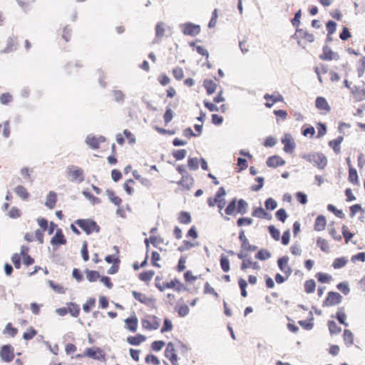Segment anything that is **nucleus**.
<instances>
[{
  "mask_svg": "<svg viewBox=\"0 0 365 365\" xmlns=\"http://www.w3.org/2000/svg\"><path fill=\"white\" fill-rule=\"evenodd\" d=\"M125 322L130 331L133 332L136 331L138 327V319L136 317H128L125 320Z\"/></svg>",
  "mask_w": 365,
  "mask_h": 365,
  "instance_id": "nucleus-24",
  "label": "nucleus"
},
{
  "mask_svg": "<svg viewBox=\"0 0 365 365\" xmlns=\"http://www.w3.org/2000/svg\"><path fill=\"white\" fill-rule=\"evenodd\" d=\"M348 260L345 257H339L334 259L332 266L334 269H340L346 265Z\"/></svg>",
  "mask_w": 365,
  "mask_h": 365,
  "instance_id": "nucleus-42",
  "label": "nucleus"
},
{
  "mask_svg": "<svg viewBox=\"0 0 365 365\" xmlns=\"http://www.w3.org/2000/svg\"><path fill=\"white\" fill-rule=\"evenodd\" d=\"M236 202H237L236 198L232 199L230 202V203L228 204V205L227 206V207L225 210L226 215H232L235 214V212L237 208L236 206Z\"/></svg>",
  "mask_w": 365,
  "mask_h": 365,
  "instance_id": "nucleus-36",
  "label": "nucleus"
},
{
  "mask_svg": "<svg viewBox=\"0 0 365 365\" xmlns=\"http://www.w3.org/2000/svg\"><path fill=\"white\" fill-rule=\"evenodd\" d=\"M327 326L331 335L338 334L341 331V327L334 321H328Z\"/></svg>",
  "mask_w": 365,
  "mask_h": 365,
  "instance_id": "nucleus-32",
  "label": "nucleus"
},
{
  "mask_svg": "<svg viewBox=\"0 0 365 365\" xmlns=\"http://www.w3.org/2000/svg\"><path fill=\"white\" fill-rule=\"evenodd\" d=\"M131 293H132V295L133 296V297L142 304H144L146 305H150L152 302H154L153 299L149 298L144 294H142L137 291H132Z\"/></svg>",
  "mask_w": 365,
  "mask_h": 365,
  "instance_id": "nucleus-16",
  "label": "nucleus"
},
{
  "mask_svg": "<svg viewBox=\"0 0 365 365\" xmlns=\"http://www.w3.org/2000/svg\"><path fill=\"white\" fill-rule=\"evenodd\" d=\"M142 326L143 328L146 329L155 330L160 326V321L157 317H153V321H150L148 319H143L142 321Z\"/></svg>",
  "mask_w": 365,
  "mask_h": 365,
  "instance_id": "nucleus-15",
  "label": "nucleus"
},
{
  "mask_svg": "<svg viewBox=\"0 0 365 365\" xmlns=\"http://www.w3.org/2000/svg\"><path fill=\"white\" fill-rule=\"evenodd\" d=\"M336 287L339 291H341L345 295H347L350 292L349 283L347 282H342L339 283L336 285Z\"/></svg>",
  "mask_w": 365,
  "mask_h": 365,
  "instance_id": "nucleus-51",
  "label": "nucleus"
},
{
  "mask_svg": "<svg viewBox=\"0 0 365 365\" xmlns=\"http://www.w3.org/2000/svg\"><path fill=\"white\" fill-rule=\"evenodd\" d=\"M17 332L18 329L14 327H12L11 323L7 324L3 331V333L4 334H9L11 337H14L17 334Z\"/></svg>",
  "mask_w": 365,
  "mask_h": 365,
  "instance_id": "nucleus-49",
  "label": "nucleus"
},
{
  "mask_svg": "<svg viewBox=\"0 0 365 365\" xmlns=\"http://www.w3.org/2000/svg\"><path fill=\"white\" fill-rule=\"evenodd\" d=\"M154 274L155 272L153 270L143 272L139 274V279L143 282H148L153 278Z\"/></svg>",
  "mask_w": 365,
  "mask_h": 365,
  "instance_id": "nucleus-46",
  "label": "nucleus"
},
{
  "mask_svg": "<svg viewBox=\"0 0 365 365\" xmlns=\"http://www.w3.org/2000/svg\"><path fill=\"white\" fill-rule=\"evenodd\" d=\"M57 201L56 193L53 191H50L46 197L45 205L49 209L54 208Z\"/></svg>",
  "mask_w": 365,
  "mask_h": 365,
  "instance_id": "nucleus-19",
  "label": "nucleus"
},
{
  "mask_svg": "<svg viewBox=\"0 0 365 365\" xmlns=\"http://www.w3.org/2000/svg\"><path fill=\"white\" fill-rule=\"evenodd\" d=\"M86 279L90 282H96L98 279L101 277V275L98 272L94 270H88L86 269Z\"/></svg>",
  "mask_w": 365,
  "mask_h": 365,
  "instance_id": "nucleus-35",
  "label": "nucleus"
},
{
  "mask_svg": "<svg viewBox=\"0 0 365 365\" xmlns=\"http://www.w3.org/2000/svg\"><path fill=\"white\" fill-rule=\"evenodd\" d=\"M317 245L318 247H320V249L324 252H329V246L327 242V241L325 239H323L322 237H319L317 241Z\"/></svg>",
  "mask_w": 365,
  "mask_h": 365,
  "instance_id": "nucleus-45",
  "label": "nucleus"
},
{
  "mask_svg": "<svg viewBox=\"0 0 365 365\" xmlns=\"http://www.w3.org/2000/svg\"><path fill=\"white\" fill-rule=\"evenodd\" d=\"M327 209L329 211L334 212L336 217H338L339 218L344 217V215L342 210L336 209L334 205L329 204L327 206Z\"/></svg>",
  "mask_w": 365,
  "mask_h": 365,
  "instance_id": "nucleus-56",
  "label": "nucleus"
},
{
  "mask_svg": "<svg viewBox=\"0 0 365 365\" xmlns=\"http://www.w3.org/2000/svg\"><path fill=\"white\" fill-rule=\"evenodd\" d=\"M264 98L267 101L269 100H271L272 103H273L278 102V101H282L283 100V97L279 93H277V95H274V94L270 95V94L266 93L264 96Z\"/></svg>",
  "mask_w": 365,
  "mask_h": 365,
  "instance_id": "nucleus-50",
  "label": "nucleus"
},
{
  "mask_svg": "<svg viewBox=\"0 0 365 365\" xmlns=\"http://www.w3.org/2000/svg\"><path fill=\"white\" fill-rule=\"evenodd\" d=\"M113 96L114 100L120 103H123L125 99V94L120 90L113 91Z\"/></svg>",
  "mask_w": 365,
  "mask_h": 365,
  "instance_id": "nucleus-44",
  "label": "nucleus"
},
{
  "mask_svg": "<svg viewBox=\"0 0 365 365\" xmlns=\"http://www.w3.org/2000/svg\"><path fill=\"white\" fill-rule=\"evenodd\" d=\"M189 310L190 309L187 305H181L178 307L177 309L179 316L182 317H186L189 313Z\"/></svg>",
  "mask_w": 365,
  "mask_h": 365,
  "instance_id": "nucleus-61",
  "label": "nucleus"
},
{
  "mask_svg": "<svg viewBox=\"0 0 365 365\" xmlns=\"http://www.w3.org/2000/svg\"><path fill=\"white\" fill-rule=\"evenodd\" d=\"M349 180L356 185L359 183L357 171L352 166L349 169Z\"/></svg>",
  "mask_w": 365,
  "mask_h": 365,
  "instance_id": "nucleus-37",
  "label": "nucleus"
},
{
  "mask_svg": "<svg viewBox=\"0 0 365 365\" xmlns=\"http://www.w3.org/2000/svg\"><path fill=\"white\" fill-rule=\"evenodd\" d=\"M173 74L178 81L181 80L184 76L183 70L180 67L175 68L173 70Z\"/></svg>",
  "mask_w": 365,
  "mask_h": 365,
  "instance_id": "nucleus-63",
  "label": "nucleus"
},
{
  "mask_svg": "<svg viewBox=\"0 0 365 365\" xmlns=\"http://www.w3.org/2000/svg\"><path fill=\"white\" fill-rule=\"evenodd\" d=\"M248 204L243 200L240 199L237 202V212L241 215H245L247 212Z\"/></svg>",
  "mask_w": 365,
  "mask_h": 365,
  "instance_id": "nucleus-34",
  "label": "nucleus"
},
{
  "mask_svg": "<svg viewBox=\"0 0 365 365\" xmlns=\"http://www.w3.org/2000/svg\"><path fill=\"white\" fill-rule=\"evenodd\" d=\"M309 315H310V318H309V321L301 320V321H299V322H298L299 324L306 330H311L314 327V324H313L314 317H313V314H312V312H309Z\"/></svg>",
  "mask_w": 365,
  "mask_h": 365,
  "instance_id": "nucleus-27",
  "label": "nucleus"
},
{
  "mask_svg": "<svg viewBox=\"0 0 365 365\" xmlns=\"http://www.w3.org/2000/svg\"><path fill=\"white\" fill-rule=\"evenodd\" d=\"M75 223L78 225L86 235H90L93 232L98 233L100 231L98 225L91 219L76 220Z\"/></svg>",
  "mask_w": 365,
  "mask_h": 365,
  "instance_id": "nucleus-2",
  "label": "nucleus"
},
{
  "mask_svg": "<svg viewBox=\"0 0 365 365\" xmlns=\"http://www.w3.org/2000/svg\"><path fill=\"white\" fill-rule=\"evenodd\" d=\"M288 256H284L277 260V264L279 269L284 273L287 278H288L292 272V269L288 265Z\"/></svg>",
  "mask_w": 365,
  "mask_h": 365,
  "instance_id": "nucleus-8",
  "label": "nucleus"
},
{
  "mask_svg": "<svg viewBox=\"0 0 365 365\" xmlns=\"http://www.w3.org/2000/svg\"><path fill=\"white\" fill-rule=\"evenodd\" d=\"M84 356L93 359H101L103 357L102 350L98 347L87 348L85 350Z\"/></svg>",
  "mask_w": 365,
  "mask_h": 365,
  "instance_id": "nucleus-10",
  "label": "nucleus"
},
{
  "mask_svg": "<svg viewBox=\"0 0 365 365\" xmlns=\"http://www.w3.org/2000/svg\"><path fill=\"white\" fill-rule=\"evenodd\" d=\"M204 86L207 91L208 95H211L215 93L217 84L211 80H205L204 81Z\"/></svg>",
  "mask_w": 365,
  "mask_h": 365,
  "instance_id": "nucleus-31",
  "label": "nucleus"
},
{
  "mask_svg": "<svg viewBox=\"0 0 365 365\" xmlns=\"http://www.w3.org/2000/svg\"><path fill=\"white\" fill-rule=\"evenodd\" d=\"M195 244L192 243V242H190L187 240H184L183 242H182V245H180L179 247H178V250L180 252H185L186 250H190L191 248H192L193 247H195Z\"/></svg>",
  "mask_w": 365,
  "mask_h": 365,
  "instance_id": "nucleus-57",
  "label": "nucleus"
},
{
  "mask_svg": "<svg viewBox=\"0 0 365 365\" xmlns=\"http://www.w3.org/2000/svg\"><path fill=\"white\" fill-rule=\"evenodd\" d=\"M187 166L191 170H196L199 168V160L197 158H190L187 160Z\"/></svg>",
  "mask_w": 365,
  "mask_h": 365,
  "instance_id": "nucleus-47",
  "label": "nucleus"
},
{
  "mask_svg": "<svg viewBox=\"0 0 365 365\" xmlns=\"http://www.w3.org/2000/svg\"><path fill=\"white\" fill-rule=\"evenodd\" d=\"M67 309L68 312H69L74 317H78V315L79 314L80 307L78 305L74 303H70L68 308Z\"/></svg>",
  "mask_w": 365,
  "mask_h": 365,
  "instance_id": "nucleus-48",
  "label": "nucleus"
},
{
  "mask_svg": "<svg viewBox=\"0 0 365 365\" xmlns=\"http://www.w3.org/2000/svg\"><path fill=\"white\" fill-rule=\"evenodd\" d=\"M193 181L194 180L192 177L189 174H186L183 175V176H182L181 180H179L177 183L183 187H185L187 189H189L190 187L192 185Z\"/></svg>",
  "mask_w": 365,
  "mask_h": 365,
  "instance_id": "nucleus-21",
  "label": "nucleus"
},
{
  "mask_svg": "<svg viewBox=\"0 0 365 365\" xmlns=\"http://www.w3.org/2000/svg\"><path fill=\"white\" fill-rule=\"evenodd\" d=\"M106 194L111 202H113L114 205L117 206H120L122 200L119 197L115 195V193L113 190L108 189L106 190Z\"/></svg>",
  "mask_w": 365,
  "mask_h": 365,
  "instance_id": "nucleus-33",
  "label": "nucleus"
},
{
  "mask_svg": "<svg viewBox=\"0 0 365 365\" xmlns=\"http://www.w3.org/2000/svg\"><path fill=\"white\" fill-rule=\"evenodd\" d=\"M182 32L184 35L195 36L200 33V25L187 22L180 25Z\"/></svg>",
  "mask_w": 365,
  "mask_h": 365,
  "instance_id": "nucleus-4",
  "label": "nucleus"
},
{
  "mask_svg": "<svg viewBox=\"0 0 365 365\" xmlns=\"http://www.w3.org/2000/svg\"><path fill=\"white\" fill-rule=\"evenodd\" d=\"M343 339L345 344L347 346H351L354 343V334L349 329H345L344 331Z\"/></svg>",
  "mask_w": 365,
  "mask_h": 365,
  "instance_id": "nucleus-28",
  "label": "nucleus"
},
{
  "mask_svg": "<svg viewBox=\"0 0 365 365\" xmlns=\"http://www.w3.org/2000/svg\"><path fill=\"white\" fill-rule=\"evenodd\" d=\"M82 194L83 195V196L88 199L91 203L92 205H96V204H99L101 202V200L98 198V197H95L93 195H92L91 193H90L88 191H86V190H83Z\"/></svg>",
  "mask_w": 365,
  "mask_h": 365,
  "instance_id": "nucleus-40",
  "label": "nucleus"
},
{
  "mask_svg": "<svg viewBox=\"0 0 365 365\" xmlns=\"http://www.w3.org/2000/svg\"><path fill=\"white\" fill-rule=\"evenodd\" d=\"M164 287L169 289H175L178 292L186 289V287L178 279H175L170 282H164Z\"/></svg>",
  "mask_w": 365,
  "mask_h": 365,
  "instance_id": "nucleus-17",
  "label": "nucleus"
},
{
  "mask_svg": "<svg viewBox=\"0 0 365 365\" xmlns=\"http://www.w3.org/2000/svg\"><path fill=\"white\" fill-rule=\"evenodd\" d=\"M86 143L93 149H97L99 147L98 140H97L96 136L91 134L86 137Z\"/></svg>",
  "mask_w": 365,
  "mask_h": 365,
  "instance_id": "nucleus-30",
  "label": "nucleus"
},
{
  "mask_svg": "<svg viewBox=\"0 0 365 365\" xmlns=\"http://www.w3.org/2000/svg\"><path fill=\"white\" fill-rule=\"evenodd\" d=\"M252 222H253V220L250 217H241V218H239L237 221V225L239 227H242L245 225H250L252 224Z\"/></svg>",
  "mask_w": 365,
  "mask_h": 365,
  "instance_id": "nucleus-62",
  "label": "nucleus"
},
{
  "mask_svg": "<svg viewBox=\"0 0 365 365\" xmlns=\"http://www.w3.org/2000/svg\"><path fill=\"white\" fill-rule=\"evenodd\" d=\"M327 220L324 215H319L314 222V230L317 231H322L325 229Z\"/></svg>",
  "mask_w": 365,
  "mask_h": 365,
  "instance_id": "nucleus-20",
  "label": "nucleus"
},
{
  "mask_svg": "<svg viewBox=\"0 0 365 365\" xmlns=\"http://www.w3.org/2000/svg\"><path fill=\"white\" fill-rule=\"evenodd\" d=\"M269 232L274 240L276 241L279 240L280 232L274 225H269L268 227Z\"/></svg>",
  "mask_w": 365,
  "mask_h": 365,
  "instance_id": "nucleus-53",
  "label": "nucleus"
},
{
  "mask_svg": "<svg viewBox=\"0 0 365 365\" xmlns=\"http://www.w3.org/2000/svg\"><path fill=\"white\" fill-rule=\"evenodd\" d=\"M96 304V299L94 298H90L87 300V302L83 305V310L88 313L91 311V309L94 307Z\"/></svg>",
  "mask_w": 365,
  "mask_h": 365,
  "instance_id": "nucleus-52",
  "label": "nucleus"
},
{
  "mask_svg": "<svg viewBox=\"0 0 365 365\" xmlns=\"http://www.w3.org/2000/svg\"><path fill=\"white\" fill-rule=\"evenodd\" d=\"M347 316L344 312V307H339L336 313V318L338 322L344 325L345 327H348V324L346 322V319Z\"/></svg>",
  "mask_w": 365,
  "mask_h": 365,
  "instance_id": "nucleus-23",
  "label": "nucleus"
},
{
  "mask_svg": "<svg viewBox=\"0 0 365 365\" xmlns=\"http://www.w3.org/2000/svg\"><path fill=\"white\" fill-rule=\"evenodd\" d=\"M178 220L182 224H189L191 222V216L189 212L182 211L180 212Z\"/></svg>",
  "mask_w": 365,
  "mask_h": 365,
  "instance_id": "nucleus-38",
  "label": "nucleus"
},
{
  "mask_svg": "<svg viewBox=\"0 0 365 365\" xmlns=\"http://www.w3.org/2000/svg\"><path fill=\"white\" fill-rule=\"evenodd\" d=\"M282 143L284 144V150L286 153H291L295 148L296 144L293 140L292 135L287 133L282 138Z\"/></svg>",
  "mask_w": 365,
  "mask_h": 365,
  "instance_id": "nucleus-9",
  "label": "nucleus"
},
{
  "mask_svg": "<svg viewBox=\"0 0 365 365\" xmlns=\"http://www.w3.org/2000/svg\"><path fill=\"white\" fill-rule=\"evenodd\" d=\"M317 277L319 282L326 283L331 278V276L328 274L319 272L317 274Z\"/></svg>",
  "mask_w": 365,
  "mask_h": 365,
  "instance_id": "nucleus-64",
  "label": "nucleus"
},
{
  "mask_svg": "<svg viewBox=\"0 0 365 365\" xmlns=\"http://www.w3.org/2000/svg\"><path fill=\"white\" fill-rule=\"evenodd\" d=\"M146 338L143 335L138 334L135 336H128L127 338V341L130 345L138 346Z\"/></svg>",
  "mask_w": 365,
  "mask_h": 365,
  "instance_id": "nucleus-25",
  "label": "nucleus"
},
{
  "mask_svg": "<svg viewBox=\"0 0 365 365\" xmlns=\"http://www.w3.org/2000/svg\"><path fill=\"white\" fill-rule=\"evenodd\" d=\"M276 217L278 220L284 222L287 217L286 210L283 208L278 210L276 212Z\"/></svg>",
  "mask_w": 365,
  "mask_h": 365,
  "instance_id": "nucleus-58",
  "label": "nucleus"
},
{
  "mask_svg": "<svg viewBox=\"0 0 365 365\" xmlns=\"http://www.w3.org/2000/svg\"><path fill=\"white\" fill-rule=\"evenodd\" d=\"M316 288V283L314 280L309 279L305 282L304 289L307 293H313Z\"/></svg>",
  "mask_w": 365,
  "mask_h": 365,
  "instance_id": "nucleus-43",
  "label": "nucleus"
},
{
  "mask_svg": "<svg viewBox=\"0 0 365 365\" xmlns=\"http://www.w3.org/2000/svg\"><path fill=\"white\" fill-rule=\"evenodd\" d=\"M255 257L259 260H265L271 257V253L266 250H260L256 254Z\"/></svg>",
  "mask_w": 365,
  "mask_h": 365,
  "instance_id": "nucleus-41",
  "label": "nucleus"
},
{
  "mask_svg": "<svg viewBox=\"0 0 365 365\" xmlns=\"http://www.w3.org/2000/svg\"><path fill=\"white\" fill-rule=\"evenodd\" d=\"M187 151L185 149L177 150L173 151V155L177 160H182L185 158Z\"/></svg>",
  "mask_w": 365,
  "mask_h": 365,
  "instance_id": "nucleus-54",
  "label": "nucleus"
},
{
  "mask_svg": "<svg viewBox=\"0 0 365 365\" xmlns=\"http://www.w3.org/2000/svg\"><path fill=\"white\" fill-rule=\"evenodd\" d=\"M342 297L335 292H329L326 299L323 302V307H331L341 302Z\"/></svg>",
  "mask_w": 365,
  "mask_h": 365,
  "instance_id": "nucleus-5",
  "label": "nucleus"
},
{
  "mask_svg": "<svg viewBox=\"0 0 365 365\" xmlns=\"http://www.w3.org/2000/svg\"><path fill=\"white\" fill-rule=\"evenodd\" d=\"M66 172L67 178L71 182L81 183L84 180V172L78 166L68 165Z\"/></svg>",
  "mask_w": 365,
  "mask_h": 365,
  "instance_id": "nucleus-3",
  "label": "nucleus"
},
{
  "mask_svg": "<svg viewBox=\"0 0 365 365\" xmlns=\"http://www.w3.org/2000/svg\"><path fill=\"white\" fill-rule=\"evenodd\" d=\"M322 53L319 56V58L324 61H331L333 59L338 60L339 56L334 52L327 45L323 46Z\"/></svg>",
  "mask_w": 365,
  "mask_h": 365,
  "instance_id": "nucleus-7",
  "label": "nucleus"
},
{
  "mask_svg": "<svg viewBox=\"0 0 365 365\" xmlns=\"http://www.w3.org/2000/svg\"><path fill=\"white\" fill-rule=\"evenodd\" d=\"M264 205H265L266 209L270 210H274L277 208V203L274 199H272V197H269L266 200V201L264 202Z\"/></svg>",
  "mask_w": 365,
  "mask_h": 365,
  "instance_id": "nucleus-55",
  "label": "nucleus"
},
{
  "mask_svg": "<svg viewBox=\"0 0 365 365\" xmlns=\"http://www.w3.org/2000/svg\"><path fill=\"white\" fill-rule=\"evenodd\" d=\"M316 107L319 110H324L329 111L331 108L329 106L327 100L323 97H317L316 99Z\"/></svg>",
  "mask_w": 365,
  "mask_h": 365,
  "instance_id": "nucleus-22",
  "label": "nucleus"
},
{
  "mask_svg": "<svg viewBox=\"0 0 365 365\" xmlns=\"http://www.w3.org/2000/svg\"><path fill=\"white\" fill-rule=\"evenodd\" d=\"M220 266L222 269L225 272H227L230 271V261L227 257H225L224 255H222L220 257Z\"/></svg>",
  "mask_w": 365,
  "mask_h": 365,
  "instance_id": "nucleus-39",
  "label": "nucleus"
},
{
  "mask_svg": "<svg viewBox=\"0 0 365 365\" xmlns=\"http://www.w3.org/2000/svg\"><path fill=\"white\" fill-rule=\"evenodd\" d=\"M66 243V240L63 235L62 230L61 229H58L54 236L51 240V244L52 245H65Z\"/></svg>",
  "mask_w": 365,
  "mask_h": 365,
  "instance_id": "nucleus-13",
  "label": "nucleus"
},
{
  "mask_svg": "<svg viewBox=\"0 0 365 365\" xmlns=\"http://www.w3.org/2000/svg\"><path fill=\"white\" fill-rule=\"evenodd\" d=\"M343 140L344 138L342 136H339L337 138L329 143V146L332 148L336 154L340 153V144L342 143Z\"/></svg>",
  "mask_w": 365,
  "mask_h": 365,
  "instance_id": "nucleus-26",
  "label": "nucleus"
},
{
  "mask_svg": "<svg viewBox=\"0 0 365 365\" xmlns=\"http://www.w3.org/2000/svg\"><path fill=\"white\" fill-rule=\"evenodd\" d=\"M14 191L16 194L22 200H26L29 196V194L27 192L26 189L22 185H18L14 189Z\"/></svg>",
  "mask_w": 365,
  "mask_h": 365,
  "instance_id": "nucleus-29",
  "label": "nucleus"
},
{
  "mask_svg": "<svg viewBox=\"0 0 365 365\" xmlns=\"http://www.w3.org/2000/svg\"><path fill=\"white\" fill-rule=\"evenodd\" d=\"M266 164L270 168H277L285 164V161L278 155H273L267 160Z\"/></svg>",
  "mask_w": 365,
  "mask_h": 365,
  "instance_id": "nucleus-14",
  "label": "nucleus"
},
{
  "mask_svg": "<svg viewBox=\"0 0 365 365\" xmlns=\"http://www.w3.org/2000/svg\"><path fill=\"white\" fill-rule=\"evenodd\" d=\"M239 240L242 242L241 247L242 249L246 250L247 251L254 252L257 249V247L255 245H252L250 244L247 238L245 235L244 230H241L239 235Z\"/></svg>",
  "mask_w": 365,
  "mask_h": 365,
  "instance_id": "nucleus-11",
  "label": "nucleus"
},
{
  "mask_svg": "<svg viewBox=\"0 0 365 365\" xmlns=\"http://www.w3.org/2000/svg\"><path fill=\"white\" fill-rule=\"evenodd\" d=\"M252 215L256 217L262 218L263 215H268V213L265 212L262 207H259L253 210Z\"/></svg>",
  "mask_w": 365,
  "mask_h": 365,
  "instance_id": "nucleus-59",
  "label": "nucleus"
},
{
  "mask_svg": "<svg viewBox=\"0 0 365 365\" xmlns=\"http://www.w3.org/2000/svg\"><path fill=\"white\" fill-rule=\"evenodd\" d=\"M165 356L169 359L172 363L178 361V356L175 353V346L172 342H169L165 351Z\"/></svg>",
  "mask_w": 365,
  "mask_h": 365,
  "instance_id": "nucleus-12",
  "label": "nucleus"
},
{
  "mask_svg": "<svg viewBox=\"0 0 365 365\" xmlns=\"http://www.w3.org/2000/svg\"><path fill=\"white\" fill-rule=\"evenodd\" d=\"M1 359L6 362H11L14 357V348L11 345H4L0 351Z\"/></svg>",
  "mask_w": 365,
  "mask_h": 365,
  "instance_id": "nucleus-6",
  "label": "nucleus"
},
{
  "mask_svg": "<svg viewBox=\"0 0 365 365\" xmlns=\"http://www.w3.org/2000/svg\"><path fill=\"white\" fill-rule=\"evenodd\" d=\"M302 158L309 163H314L319 169H324L327 164L326 156L321 153H309L302 155Z\"/></svg>",
  "mask_w": 365,
  "mask_h": 365,
  "instance_id": "nucleus-1",
  "label": "nucleus"
},
{
  "mask_svg": "<svg viewBox=\"0 0 365 365\" xmlns=\"http://www.w3.org/2000/svg\"><path fill=\"white\" fill-rule=\"evenodd\" d=\"M165 24L163 22H158L155 26V43L159 42L165 35Z\"/></svg>",
  "mask_w": 365,
  "mask_h": 365,
  "instance_id": "nucleus-18",
  "label": "nucleus"
},
{
  "mask_svg": "<svg viewBox=\"0 0 365 365\" xmlns=\"http://www.w3.org/2000/svg\"><path fill=\"white\" fill-rule=\"evenodd\" d=\"M173 111L172 110L171 108H167L166 111L163 115V118H164V121H165V124L167 125L168 123H169L173 120Z\"/></svg>",
  "mask_w": 365,
  "mask_h": 365,
  "instance_id": "nucleus-60",
  "label": "nucleus"
}]
</instances>
